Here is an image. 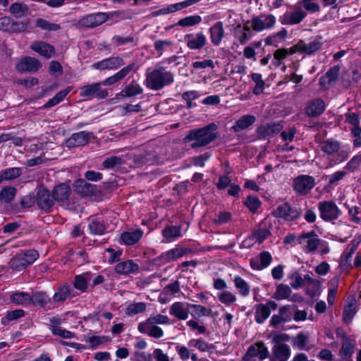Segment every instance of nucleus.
<instances>
[{
	"mask_svg": "<svg viewBox=\"0 0 361 361\" xmlns=\"http://www.w3.org/2000/svg\"><path fill=\"white\" fill-rule=\"evenodd\" d=\"M138 66L135 63H130L123 67L114 75L106 78L99 82H94L90 85H84L80 87V96L85 99H91L96 97L99 99H105L108 97V91L102 89V85H112L124 79L131 71L136 72Z\"/></svg>",
	"mask_w": 361,
	"mask_h": 361,
	"instance_id": "1",
	"label": "nucleus"
},
{
	"mask_svg": "<svg viewBox=\"0 0 361 361\" xmlns=\"http://www.w3.org/2000/svg\"><path fill=\"white\" fill-rule=\"evenodd\" d=\"M217 137V126L214 123H211L202 128L189 130L183 138V142L185 143L191 142L190 147L193 149H197L207 147Z\"/></svg>",
	"mask_w": 361,
	"mask_h": 361,
	"instance_id": "2",
	"label": "nucleus"
},
{
	"mask_svg": "<svg viewBox=\"0 0 361 361\" xmlns=\"http://www.w3.org/2000/svg\"><path fill=\"white\" fill-rule=\"evenodd\" d=\"M145 75L144 84L148 89L154 91L161 90L174 81L173 74L161 66H157L152 71L147 69Z\"/></svg>",
	"mask_w": 361,
	"mask_h": 361,
	"instance_id": "3",
	"label": "nucleus"
},
{
	"mask_svg": "<svg viewBox=\"0 0 361 361\" xmlns=\"http://www.w3.org/2000/svg\"><path fill=\"white\" fill-rule=\"evenodd\" d=\"M39 257L35 250H27L17 253L9 262V267L15 271H22L33 264Z\"/></svg>",
	"mask_w": 361,
	"mask_h": 361,
	"instance_id": "4",
	"label": "nucleus"
},
{
	"mask_svg": "<svg viewBox=\"0 0 361 361\" xmlns=\"http://www.w3.org/2000/svg\"><path fill=\"white\" fill-rule=\"evenodd\" d=\"M302 214V208L298 204L286 202L277 207L272 214L285 221H294L298 219Z\"/></svg>",
	"mask_w": 361,
	"mask_h": 361,
	"instance_id": "5",
	"label": "nucleus"
},
{
	"mask_svg": "<svg viewBox=\"0 0 361 361\" xmlns=\"http://www.w3.org/2000/svg\"><path fill=\"white\" fill-rule=\"evenodd\" d=\"M319 216L324 221L336 220L342 214L333 201H321L318 203Z\"/></svg>",
	"mask_w": 361,
	"mask_h": 361,
	"instance_id": "6",
	"label": "nucleus"
},
{
	"mask_svg": "<svg viewBox=\"0 0 361 361\" xmlns=\"http://www.w3.org/2000/svg\"><path fill=\"white\" fill-rule=\"evenodd\" d=\"M296 309L297 306L295 305L281 307L279 310V314H274L271 317L270 325L276 328L281 323L290 322Z\"/></svg>",
	"mask_w": 361,
	"mask_h": 361,
	"instance_id": "7",
	"label": "nucleus"
},
{
	"mask_svg": "<svg viewBox=\"0 0 361 361\" xmlns=\"http://www.w3.org/2000/svg\"><path fill=\"white\" fill-rule=\"evenodd\" d=\"M51 192L46 188H39L36 195V203L38 207L45 212H51L55 204Z\"/></svg>",
	"mask_w": 361,
	"mask_h": 361,
	"instance_id": "8",
	"label": "nucleus"
},
{
	"mask_svg": "<svg viewBox=\"0 0 361 361\" xmlns=\"http://www.w3.org/2000/svg\"><path fill=\"white\" fill-rule=\"evenodd\" d=\"M28 26V22L14 21L8 16L0 18V30L10 33L24 32Z\"/></svg>",
	"mask_w": 361,
	"mask_h": 361,
	"instance_id": "9",
	"label": "nucleus"
},
{
	"mask_svg": "<svg viewBox=\"0 0 361 361\" xmlns=\"http://www.w3.org/2000/svg\"><path fill=\"white\" fill-rule=\"evenodd\" d=\"M269 356L268 348L262 341L257 342L250 345L243 357L244 361H252V359L257 357L263 360Z\"/></svg>",
	"mask_w": 361,
	"mask_h": 361,
	"instance_id": "10",
	"label": "nucleus"
},
{
	"mask_svg": "<svg viewBox=\"0 0 361 361\" xmlns=\"http://www.w3.org/2000/svg\"><path fill=\"white\" fill-rule=\"evenodd\" d=\"M276 23V18L272 14H262L253 17L251 20V26L254 31L261 32L264 30L270 29Z\"/></svg>",
	"mask_w": 361,
	"mask_h": 361,
	"instance_id": "11",
	"label": "nucleus"
},
{
	"mask_svg": "<svg viewBox=\"0 0 361 361\" xmlns=\"http://www.w3.org/2000/svg\"><path fill=\"white\" fill-rule=\"evenodd\" d=\"M108 20V16L105 13H95L87 15L80 18L78 25L81 27L92 28L99 26Z\"/></svg>",
	"mask_w": 361,
	"mask_h": 361,
	"instance_id": "12",
	"label": "nucleus"
},
{
	"mask_svg": "<svg viewBox=\"0 0 361 361\" xmlns=\"http://www.w3.org/2000/svg\"><path fill=\"white\" fill-rule=\"evenodd\" d=\"M125 65L124 59L121 56H111L94 63L92 68L95 70H116Z\"/></svg>",
	"mask_w": 361,
	"mask_h": 361,
	"instance_id": "13",
	"label": "nucleus"
},
{
	"mask_svg": "<svg viewBox=\"0 0 361 361\" xmlns=\"http://www.w3.org/2000/svg\"><path fill=\"white\" fill-rule=\"evenodd\" d=\"M315 185L314 178L307 175H300L293 181L294 190L302 195L307 194Z\"/></svg>",
	"mask_w": 361,
	"mask_h": 361,
	"instance_id": "14",
	"label": "nucleus"
},
{
	"mask_svg": "<svg viewBox=\"0 0 361 361\" xmlns=\"http://www.w3.org/2000/svg\"><path fill=\"white\" fill-rule=\"evenodd\" d=\"M278 305L275 301L269 300L266 304H258L255 306V319L257 324H262L270 316L271 310H275Z\"/></svg>",
	"mask_w": 361,
	"mask_h": 361,
	"instance_id": "15",
	"label": "nucleus"
},
{
	"mask_svg": "<svg viewBox=\"0 0 361 361\" xmlns=\"http://www.w3.org/2000/svg\"><path fill=\"white\" fill-rule=\"evenodd\" d=\"M92 136V133L87 131H80L73 133L71 137L66 140V145L68 148L84 146L90 142Z\"/></svg>",
	"mask_w": 361,
	"mask_h": 361,
	"instance_id": "16",
	"label": "nucleus"
},
{
	"mask_svg": "<svg viewBox=\"0 0 361 361\" xmlns=\"http://www.w3.org/2000/svg\"><path fill=\"white\" fill-rule=\"evenodd\" d=\"M280 123H271L262 125L256 130L257 138L259 140L269 139L277 135L282 129Z\"/></svg>",
	"mask_w": 361,
	"mask_h": 361,
	"instance_id": "17",
	"label": "nucleus"
},
{
	"mask_svg": "<svg viewBox=\"0 0 361 361\" xmlns=\"http://www.w3.org/2000/svg\"><path fill=\"white\" fill-rule=\"evenodd\" d=\"M42 67V63L35 58L25 56L16 64V69L19 73H35Z\"/></svg>",
	"mask_w": 361,
	"mask_h": 361,
	"instance_id": "18",
	"label": "nucleus"
},
{
	"mask_svg": "<svg viewBox=\"0 0 361 361\" xmlns=\"http://www.w3.org/2000/svg\"><path fill=\"white\" fill-rule=\"evenodd\" d=\"M159 157L153 149H146L134 157V162L138 166L153 165L158 162Z\"/></svg>",
	"mask_w": 361,
	"mask_h": 361,
	"instance_id": "19",
	"label": "nucleus"
},
{
	"mask_svg": "<svg viewBox=\"0 0 361 361\" xmlns=\"http://www.w3.org/2000/svg\"><path fill=\"white\" fill-rule=\"evenodd\" d=\"M298 241L299 244H303L306 241V252H313L317 250L321 240L318 238L315 232L312 231L301 234L298 237Z\"/></svg>",
	"mask_w": 361,
	"mask_h": 361,
	"instance_id": "20",
	"label": "nucleus"
},
{
	"mask_svg": "<svg viewBox=\"0 0 361 361\" xmlns=\"http://www.w3.org/2000/svg\"><path fill=\"white\" fill-rule=\"evenodd\" d=\"M184 39L187 47L190 49H201L207 44L206 36L202 32L187 34Z\"/></svg>",
	"mask_w": 361,
	"mask_h": 361,
	"instance_id": "21",
	"label": "nucleus"
},
{
	"mask_svg": "<svg viewBox=\"0 0 361 361\" xmlns=\"http://www.w3.org/2000/svg\"><path fill=\"white\" fill-rule=\"evenodd\" d=\"M272 257L267 251L259 253L257 257H252L250 259V265L254 270H262L267 268L271 262Z\"/></svg>",
	"mask_w": 361,
	"mask_h": 361,
	"instance_id": "22",
	"label": "nucleus"
},
{
	"mask_svg": "<svg viewBox=\"0 0 361 361\" xmlns=\"http://www.w3.org/2000/svg\"><path fill=\"white\" fill-rule=\"evenodd\" d=\"M339 72V65H336L330 68L325 73V75L319 78V85L324 89H329L330 85L337 80Z\"/></svg>",
	"mask_w": 361,
	"mask_h": 361,
	"instance_id": "23",
	"label": "nucleus"
},
{
	"mask_svg": "<svg viewBox=\"0 0 361 361\" xmlns=\"http://www.w3.org/2000/svg\"><path fill=\"white\" fill-rule=\"evenodd\" d=\"M139 265L132 259H128L118 263L114 268L116 274L120 275H130L137 273Z\"/></svg>",
	"mask_w": 361,
	"mask_h": 361,
	"instance_id": "24",
	"label": "nucleus"
},
{
	"mask_svg": "<svg viewBox=\"0 0 361 361\" xmlns=\"http://www.w3.org/2000/svg\"><path fill=\"white\" fill-rule=\"evenodd\" d=\"M325 103L321 98L310 101L305 108V113L308 116L316 117L320 116L325 110Z\"/></svg>",
	"mask_w": 361,
	"mask_h": 361,
	"instance_id": "25",
	"label": "nucleus"
},
{
	"mask_svg": "<svg viewBox=\"0 0 361 361\" xmlns=\"http://www.w3.org/2000/svg\"><path fill=\"white\" fill-rule=\"evenodd\" d=\"M71 189L66 183H60L56 185L52 190V195L55 202H64L68 200Z\"/></svg>",
	"mask_w": 361,
	"mask_h": 361,
	"instance_id": "26",
	"label": "nucleus"
},
{
	"mask_svg": "<svg viewBox=\"0 0 361 361\" xmlns=\"http://www.w3.org/2000/svg\"><path fill=\"white\" fill-rule=\"evenodd\" d=\"M30 48L47 59L51 58L55 53L54 46L43 42H35L32 44Z\"/></svg>",
	"mask_w": 361,
	"mask_h": 361,
	"instance_id": "27",
	"label": "nucleus"
},
{
	"mask_svg": "<svg viewBox=\"0 0 361 361\" xmlns=\"http://www.w3.org/2000/svg\"><path fill=\"white\" fill-rule=\"evenodd\" d=\"M322 42L319 39H314L309 42L300 40L298 48L300 49V53L311 55L317 51L319 50L322 48Z\"/></svg>",
	"mask_w": 361,
	"mask_h": 361,
	"instance_id": "28",
	"label": "nucleus"
},
{
	"mask_svg": "<svg viewBox=\"0 0 361 361\" xmlns=\"http://www.w3.org/2000/svg\"><path fill=\"white\" fill-rule=\"evenodd\" d=\"M137 329L140 333L147 334L155 338H160L164 335L163 330L157 325L140 322L138 324Z\"/></svg>",
	"mask_w": 361,
	"mask_h": 361,
	"instance_id": "29",
	"label": "nucleus"
},
{
	"mask_svg": "<svg viewBox=\"0 0 361 361\" xmlns=\"http://www.w3.org/2000/svg\"><path fill=\"white\" fill-rule=\"evenodd\" d=\"M306 13L301 11L294 12H286L280 19L282 25H294L300 23L305 17Z\"/></svg>",
	"mask_w": 361,
	"mask_h": 361,
	"instance_id": "30",
	"label": "nucleus"
},
{
	"mask_svg": "<svg viewBox=\"0 0 361 361\" xmlns=\"http://www.w3.org/2000/svg\"><path fill=\"white\" fill-rule=\"evenodd\" d=\"M142 235L143 231L140 228L123 232L121 235V240L126 245H133L140 240Z\"/></svg>",
	"mask_w": 361,
	"mask_h": 361,
	"instance_id": "31",
	"label": "nucleus"
},
{
	"mask_svg": "<svg viewBox=\"0 0 361 361\" xmlns=\"http://www.w3.org/2000/svg\"><path fill=\"white\" fill-rule=\"evenodd\" d=\"M273 354L272 361H287L290 356V348L286 344L275 345Z\"/></svg>",
	"mask_w": 361,
	"mask_h": 361,
	"instance_id": "32",
	"label": "nucleus"
},
{
	"mask_svg": "<svg viewBox=\"0 0 361 361\" xmlns=\"http://www.w3.org/2000/svg\"><path fill=\"white\" fill-rule=\"evenodd\" d=\"M256 121V117L252 115H244L238 119L232 127L235 133L244 130L251 126Z\"/></svg>",
	"mask_w": 361,
	"mask_h": 361,
	"instance_id": "33",
	"label": "nucleus"
},
{
	"mask_svg": "<svg viewBox=\"0 0 361 361\" xmlns=\"http://www.w3.org/2000/svg\"><path fill=\"white\" fill-rule=\"evenodd\" d=\"M209 34L212 42L215 46H219L224 35L222 22L218 21L211 27L209 29Z\"/></svg>",
	"mask_w": 361,
	"mask_h": 361,
	"instance_id": "34",
	"label": "nucleus"
},
{
	"mask_svg": "<svg viewBox=\"0 0 361 361\" xmlns=\"http://www.w3.org/2000/svg\"><path fill=\"white\" fill-rule=\"evenodd\" d=\"M30 305L39 306L42 308H45L47 305L51 302V298L45 292L42 291L32 293V294L30 295Z\"/></svg>",
	"mask_w": 361,
	"mask_h": 361,
	"instance_id": "35",
	"label": "nucleus"
},
{
	"mask_svg": "<svg viewBox=\"0 0 361 361\" xmlns=\"http://www.w3.org/2000/svg\"><path fill=\"white\" fill-rule=\"evenodd\" d=\"M77 192L83 196H88L95 192L96 185L87 183L85 180L80 179L75 183Z\"/></svg>",
	"mask_w": 361,
	"mask_h": 361,
	"instance_id": "36",
	"label": "nucleus"
},
{
	"mask_svg": "<svg viewBox=\"0 0 361 361\" xmlns=\"http://www.w3.org/2000/svg\"><path fill=\"white\" fill-rule=\"evenodd\" d=\"M30 294L27 292H15L10 295V301L16 305L22 306H28L30 305Z\"/></svg>",
	"mask_w": 361,
	"mask_h": 361,
	"instance_id": "37",
	"label": "nucleus"
},
{
	"mask_svg": "<svg viewBox=\"0 0 361 361\" xmlns=\"http://www.w3.org/2000/svg\"><path fill=\"white\" fill-rule=\"evenodd\" d=\"M142 92V87L133 80L123 88L120 94L123 97H132L140 94Z\"/></svg>",
	"mask_w": 361,
	"mask_h": 361,
	"instance_id": "38",
	"label": "nucleus"
},
{
	"mask_svg": "<svg viewBox=\"0 0 361 361\" xmlns=\"http://www.w3.org/2000/svg\"><path fill=\"white\" fill-rule=\"evenodd\" d=\"M340 142L332 138L324 140L322 143L321 149L328 155H332L339 152Z\"/></svg>",
	"mask_w": 361,
	"mask_h": 361,
	"instance_id": "39",
	"label": "nucleus"
},
{
	"mask_svg": "<svg viewBox=\"0 0 361 361\" xmlns=\"http://www.w3.org/2000/svg\"><path fill=\"white\" fill-rule=\"evenodd\" d=\"M9 12L16 18H20L29 14V8L25 4L16 2L10 6Z\"/></svg>",
	"mask_w": 361,
	"mask_h": 361,
	"instance_id": "40",
	"label": "nucleus"
},
{
	"mask_svg": "<svg viewBox=\"0 0 361 361\" xmlns=\"http://www.w3.org/2000/svg\"><path fill=\"white\" fill-rule=\"evenodd\" d=\"M291 293L292 290L288 285L281 283L277 286L273 298L276 300H282L285 299L293 300V299L290 298Z\"/></svg>",
	"mask_w": 361,
	"mask_h": 361,
	"instance_id": "41",
	"label": "nucleus"
},
{
	"mask_svg": "<svg viewBox=\"0 0 361 361\" xmlns=\"http://www.w3.org/2000/svg\"><path fill=\"white\" fill-rule=\"evenodd\" d=\"M169 312L171 315L180 320H185L188 317L187 310L184 308L180 302H174L170 307Z\"/></svg>",
	"mask_w": 361,
	"mask_h": 361,
	"instance_id": "42",
	"label": "nucleus"
},
{
	"mask_svg": "<svg viewBox=\"0 0 361 361\" xmlns=\"http://www.w3.org/2000/svg\"><path fill=\"white\" fill-rule=\"evenodd\" d=\"M72 288L70 285L64 284L60 286L53 295V300L55 302H63L71 294Z\"/></svg>",
	"mask_w": 361,
	"mask_h": 361,
	"instance_id": "43",
	"label": "nucleus"
},
{
	"mask_svg": "<svg viewBox=\"0 0 361 361\" xmlns=\"http://www.w3.org/2000/svg\"><path fill=\"white\" fill-rule=\"evenodd\" d=\"M88 228L92 235H103L106 231V226L103 221L97 219H92L90 221Z\"/></svg>",
	"mask_w": 361,
	"mask_h": 361,
	"instance_id": "44",
	"label": "nucleus"
},
{
	"mask_svg": "<svg viewBox=\"0 0 361 361\" xmlns=\"http://www.w3.org/2000/svg\"><path fill=\"white\" fill-rule=\"evenodd\" d=\"M71 90V88L68 87L66 89L59 92L53 98L50 99L44 104L42 109H49L59 104L64 99L66 95L70 92Z\"/></svg>",
	"mask_w": 361,
	"mask_h": 361,
	"instance_id": "45",
	"label": "nucleus"
},
{
	"mask_svg": "<svg viewBox=\"0 0 361 361\" xmlns=\"http://www.w3.org/2000/svg\"><path fill=\"white\" fill-rule=\"evenodd\" d=\"M17 192V189L15 187L7 186L4 187L0 191V202L9 203L15 197Z\"/></svg>",
	"mask_w": 361,
	"mask_h": 361,
	"instance_id": "46",
	"label": "nucleus"
},
{
	"mask_svg": "<svg viewBox=\"0 0 361 361\" xmlns=\"http://www.w3.org/2000/svg\"><path fill=\"white\" fill-rule=\"evenodd\" d=\"M162 235L168 240L181 235V227L179 226H169L162 230Z\"/></svg>",
	"mask_w": 361,
	"mask_h": 361,
	"instance_id": "47",
	"label": "nucleus"
},
{
	"mask_svg": "<svg viewBox=\"0 0 361 361\" xmlns=\"http://www.w3.org/2000/svg\"><path fill=\"white\" fill-rule=\"evenodd\" d=\"M360 243V240L356 239L353 240L348 245L347 250H348L346 254H343L342 256L341 263L343 265H347L351 262V257L355 251L357 249V247Z\"/></svg>",
	"mask_w": 361,
	"mask_h": 361,
	"instance_id": "48",
	"label": "nucleus"
},
{
	"mask_svg": "<svg viewBox=\"0 0 361 361\" xmlns=\"http://www.w3.org/2000/svg\"><path fill=\"white\" fill-rule=\"evenodd\" d=\"M36 26L44 30L58 31L61 29L59 24L50 23L43 18H38L36 20Z\"/></svg>",
	"mask_w": 361,
	"mask_h": 361,
	"instance_id": "49",
	"label": "nucleus"
},
{
	"mask_svg": "<svg viewBox=\"0 0 361 361\" xmlns=\"http://www.w3.org/2000/svg\"><path fill=\"white\" fill-rule=\"evenodd\" d=\"M235 288L243 296H247L250 294V288L248 283L240 276H235L234 280Z\"/></svg>",
	"mask_w": 361,
	"mask_h": 361,
	"instance_id": "50",
	"label": "nucleus"
},
{
	"mask_svg": "<svg viewBox=\"0 0 361 361\" xmlns=\"http://www.w3.org/2000/svg\"><path fill=\"white\" fill-rule=\"evenodd\" d=\"M251 78L255 83V87L253 89V93L255 95L262 94L264 90L265 82L262 80V75L260 73H252Z\"/></svg>",
	"mask_w": 361,
	"mask_h": 361,
	"instance_id": "51",
	"label": "nucleus"
},
{
	"mask_svg": "<svg viewBox=\"0 0 361 361\" xmlns=\"http://www.w3.org/2000/svg\"><path fill=\"white\" fill-rule=\"evenodd\" d=\"M201 21V16L195 15L180 19L176 25L180 27H190L199 24Z\"/></svg>",
	"mask_w": 361,
	"mask_h": 361,
	"instance_id": "52",
	"label": "nucleus"
},
{
	"mask_svg": "<svg viewBox=\"0 0 361 361\" xmlns=\"http://www.w3.org/2000/svg\"><path fill=\"white\" fill-rule=\"evenodd\" d=\"M355 300H352L350 302L348 303L347 306L344 307L343 312V319L345 322L348 323L350 322L354 315L356 313V307H355Z\"/></svg>",
	"mask_w": 361,
	"mask_h": 361,
	"instance_id": "53",
	"label": "nucleus"
},
{
	"mask_svg": "<svg viewBox=\"0 0 361 361\" xmlns=\"http://www.w3.org/2000/svg\"><path fill=\"white\" fill-rule=\"evenodd\" d=\"M124 161L121 157L112 156L103 161L102 166L106 169H112L116 166L122 165Z\"/></svg>",
	"mask_w": 361,
	"mask_h": 361,
	"instance_id": "54",
	"label": "nucleus"
},
{
	"mask_svg": "<svg viewBox=\"0 0 361 361\" xmlns=\"http://www.w3.org/2000/svg\"><path fill=\"white\" fill-rule=\"evenodd\" d=\"M146 310V304L145 302H135L128 305L126 313L128 315H135L142 313Z\"/></svg>",
	"mask_w": 361,
	"mask_h": 361,
	"instance_id": "55",
	"label": "nucleus"
},
{
	"mask_svg": "<svg viewBox=\"0 0 361 361\" xmlns=\"http://www.w3.org/2000/svg\"><path fill=\"white\" fill-rule=\"evenodd\" d=\"M354 353V345L348 338H344L342 343V346L340 350V355L342 357H350Z\"/></svg>",
	"mask_w": 361,
	"mask_h": 361,
	"instance_id": "56",
	"label": "nucleus"
},
{
	"mask_svg": "<svg viewBox=\"0 0 361 361\" xmlns=\"http://www.w3.org/2000/svg\"><path fill=\"white\" fill-rule=\"evenodd\" d=\"M263 222L259 225V228L253 233V237L257 242L262 243L265 239L271 235V232L268 228L261 227Z\"/></svg>",
	"mask_w": 361,
	"mask_h": 361,
	"instance_id": "57",
	"label": "nucleus"
},
{
	"mask_svg": "<svg viewBox=\"0 0 361 361\" xmlns=\"http://www.w3.org/2000/svg\"><path fill=\"white\" fill-rule=\"evenodd\" d=\"M245 205L252 213L257 212L258 208L261 206L259 199L255 196H247L244 201Z\"/></svg>",
	"mask_w": 361,
	"mask_h": 361,
	"instance_id": "58",
	"label": "nucleus"
},
{
	"mask_svg": "<svg viewBox=\"0 0 361 361\" xmlns=\"http://www.w3.org/2000/svg\"><path fill=\"white\" fill-rule=\"evenodd\" d=\"M148 324H169V318L161 314H156L154 316H150L146 321L142 322Z\"/></svg>",
	"mask_w": 361,
	"mask_h": 361,
	"instance_id": "59",
	"label": "nucleus"
},
{
	"mask_svg": "<svg viewBox=\"0 0 361 361\" xmlns=\"http://www.w3.org/2000/svg\"><path fill=\"white\" fill-rule=\"evenodd\" d=\"M309 341V337L302 332L299 333L293 341V345L299 350H304Z\"/></svg>",
	"mask_w": 361,
	"mask_h": 361,
	"instance_id": "60",
	"label": "nucleus"
},
{
	"mask_svg": "<svg viewBox=\"0 0 361 361\" xmlns=\"http://www.w3.org/2000/svg\"><path fill=\"white\" fill-rule=\"evenodd\" d=\"M22 168L20 167H13L6 169L2 171L4 173V177H6V180H11L20 176L22 174Z\"/></svg>",
	"mask_w": 361,
	"mask_h": 361,
	"instance_id": "61",
	"label": "nucleus"
},
{
	"mask_svg": "<svg viewBox=\"0 0 361 361\" xmlns=\"http://www.w3.org/2000/svg\"><path fill=\"white\" fill-rule=\"evenodd\" d=\"M73 286L81 292H85L87 288V280L85 279V275H77L75 277Z\"/></svg>",
	"mask_w": 361,
	"mask_h": 361,
	"instance_id": "62",
	"label": "nucleus"
},
{
	"mask_svg": "<svg viewBox=\"0 0 361 361\" xmlns=\"http://www.w3.org/2000/svg\"><path fill=\"white\" fill-rule=\"evenodd\" d=\"M218 298H219V300L221 302H222L226 305H230L232 303H233L234 302H235V300H236L235 295L229 291H224V292L221 293L219 295Z\"/></svg>",
	"mask_w": 361,
	"mask_h": 361,
	"instance_id": "63",
	"label": "nucleus"
},
{
	"mask_svg": "<svg viewBox=\"0 0 361 361\" xmlns=\"http://www.w3.org/2000/svg\"><path fill=\"white\" fill-rule=\"evenodd\" d=\"M361 164V154L354 156L345 165L344 169L350 172L355 171Z\"/></svg>",
	"mask_w": 361,
	"mask_h": 361,
	"instance_id": "64",
	"label": "nucleus"
}]
</instances>
